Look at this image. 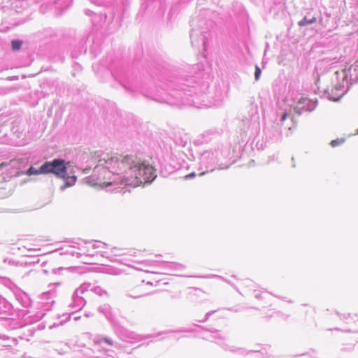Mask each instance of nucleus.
I'll return each instance as SVG.
<instances>
[{"label": "nucleus", "mask_w": 358, "mask_h": 358, "mask_svg": "<svg viewBox=\"0 0 358 358\" xmlns=\"http://www.w3.org/2000/svg\"><path fill=\"white\" fill-rule=\"evenodd\" d=\"M126 163L127 159L117 157L100 160L92 175L85 178V182L90 186L101 188L124 184L123 174L126 171Z\"/></svg>", "instance_id": "f257e3e1"}, {"label": "nucleus", "mask_w": 358, "mask_h": 358, "mask_svg": "<svg viewBox=\"0 0 358 358\" xmlns=\"http://www.w3.org/2000/svg\"><path fill=\"white\" fill-rule=\"evenodd\" d=\"M123 159H127L124 175V185L138 187L142 184L150 183L156 178L155 170L152 166L145 163L132 164L134 162L129 157Z\"/></svg>", "instance_id": "f03ea898"}, {"label": "nucleus", "mask_w": 358, "mask_h": 358, "mask_svg": "<svg viewBox=\"0 0 358 358\" xmlns=\"http://www.w3.org/2000/svg\"><path fill=\"white\" fill-rule=\"evenodd\" d=\"M66 169L64 160L60 159L46 162L43 164V171L45 172V174H55L65 180V187H70L76 183L77 178L74 176H67Z\"/></svg>", "instance_id": "7ed1b4c3"}, {"label": "nucleus", "mask_w": 358, "mask_h": 358, "mask_svg": "<svg viewBox=\"0 0 358 358\" xmlns=\"http://www.w3.org/2000/svg\"><path fill=\"white\" fill-rule=\"evenodd\" d=\"M316 106V101L307 97H301L298 102V106L294 107V110L300 115L302 110L312 111Z\"/></svg>", "instance_id": "20e7f679"}, {"label": "nucleus", "mask_w": 358, "mask_h": 358, "mask_svg": "<svg viewBox=\"0 0 358 358\" xmlns=\"http://www.w3.org/2000/svg\"><path fill=\"white\" fill-rule=\"evenodd\" d=\"M21 174L32 176V175L45 174V172L43 171V165H42L39 169H36L34 166H30L29 169L26 172H22ZM20 173H18L17 176H20Z\"/></svg>", "instance_id": "39448f33"}, {"label": "nucleus", "mask_w": 358, "mask_h": 358, "mask_svg": "<svg viewBox=\"0 0 358 358\" xmlns=\"http://www.w3.org/2000/svg\"><path fill=\"white\" fill-rule=\"evenodd\" d=\"M317 20L315 17H313L312 18H308L305 17L303 20L299 22V25L301 27H303L310 24H313Z\"/></svg>", "instance_id": "423d86ee"}, {"label": "nucleus", "mask_w": 358, "mask_h": 358, "mask_svg": "<svg viewBox=\"0 0 358 358\" xmlns=\"http://www.w3.org/2000/svg\"><path fill=\"white\" fill-rule=\"evenodd\" d=\"M22 45V41H20V40H13L11 41L12 50L13 51L19 50L21 48Z\"/></svg>", "instance_id": "0eeeda50"}, {"label": "nucleus", "mask_w": 358, "mask_h": 358, "mask_svg": "<svg viewBox=\"0 0 358 358\" xmlns=\"http://www.w3.org/2000/svg\"><path fill=\"white\" fill-rule=\"evenodd\" d=\"M66 254L70 255L72 257L76 258H78L80 256L75 246H70L69 250L66 252Z\"/></svg>", "instance_id": "6e6552de"}, {"label": "nucleus", "mask_w": 358, "mask_h": 358, "mask_svg": "<svg viewBox=\"0 0 358 358\" xmlns=\"http://www.w3.org/2000/svg\"><path fill=\"white\" fill-rule=\"evenodd\" d=\"M344 142H345L344 138H338V139L331 141V145L334 148V147L342 145Z\"/></svg>", "instance_id": "1a4fd4ad"}, {"label": "nucleus", "mask_w": 358, "mask_h": 358, "mask_svg": "<svg viewBox=\"0 0 358 358\" xmlns=\"http://www.w3.org/2000/svg\"><path fill=\"white\" fill-rule=\"evenodd\" d=\"M260 75H261V70H260L259 67L256 66L255 72V77L256 80H259Z\"/></svg>", "instance_id": "9d476101"}, {"label": "nucleus", "mask_w": 358, "mask_h": 358, "mask_svg": "<svg viewBox=\"0 0 358 358\" xmlns=\"http://www.w3.org/2000/svg\"><path fill=\"white\" fill-rule=\"evenodd\" d=\"M289 117L292 120H294V117L290 116L289 113H284L283 115L281 117V122H283L286 119Z\"/></svg>", "instance_id": "9b49d317"}, {"label": "nucleus", "mask_w": 358, "mask_h": 358, "mask_svg": "<svg viewBox=\"0 0 358 358\" xmlns=\"http://www.w3.org/2000/svg\"><path fill=\"white\" fill-rule=\"evenodd\" d=\"M90 248H92V249H95L96 248H99V245H96V243H90V245L87 247V252H90L89 249Z\"/></svg>", "instance_id": "f8f14e48"}, {"label": "nucleus", "mask_w": 358, "mask_h": 358, "mask_svg": "<svg viewBox=\"0 0 358 358\" xmlns=\"http://www.w3.org/2000/svg\"><path fill=\"white\" fill-rule=\"evenodd\" d=\"M195 173H189L188 175H186L185 176V179H188V178H194L195 176Z\"/></svg>", "instance_id": "ddd939ff"}, {"label": "nucleus", "mask_w": 358, "mask_h": 358, "mask_svg": "<svg viewBox=\"0 0 358 358\" xmlns=\"http://www.w3.org/2000/svg\"><path fill=\"white\" fill-rule=\"evenodd\" d=\"M9 164H10V163H8V162H2L0 164V169H2Z\"/></svg>", "instance_id": "4468645a"}, {"label": "nucleus", "mask_w": 358, "mask_h": 358, "mask_svg": "<svg viewBox=\"0 0 358 358\" xmlns=\"http://www.w3.org/2000/svg\"><path fill=\"white\" fill-rule=\"evenodd\" d=\"M104 341L110 345H113V343L110 341L108 340L107 338H105Z\"/></svg>", "instance_id": "2eb2a0df"}, {"label": "nucleus", "mask_w": 358, "mask_h": 358, "mask_svg": "<svg viewBox=\"0 0 358 358\" xmlns=\"http://www.w3.org/2000/svg\"><path fill=\"white\" fill-rule=\"evenodd\" d=\"M87 255L92 257V256H94V254L89 252Z\"/></svg>", "instance_id": "dca6fc26"}, {"label": "nucleus", "mask_w": 358, "mask_h": 358, "mask_svg": "<svg viewBox=\"0 0 358 358\" xmlns=\"http://www.w3.org/2000/svg\"><path fill=\"white\" fill-rule=\"evenodd\" d=\"M204 174H205V172H203V173H201L200 174V176H203V175H204Z\"/></svg>", "instance_id": "f3484780"}, {"label": "nucleus", "mask_w": 358, "mask_h": 358, "mask_svg": "<svg viewBox=\"0 0 358 358\" xmlns=\"http://www.w3.org/2000/svg\"><path fill=\"white\" fill-rule=\"evenodd\" d=\"M357 133L358 134V129H357Z\"/></svg>", "instance_id": "a211bd4d"}]
</instances>
